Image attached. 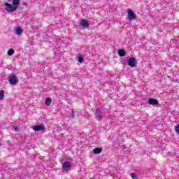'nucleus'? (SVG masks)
Returning <instances> with one entry per match:
<instances>
[{
    "mask_svg": "<svg viewBox=\"0 0 179 179\" xmlns=\"http://www.w3.org/2000/svg\"><path fill=\"white\" fill-rule=\"evenodd\" d=\"M13 4L9 3H4V6H6L5 10L9 12L10 13H13V12H16L19 6L20 5V0H13Z\"/></svg>",
    "mask_w": 179,
    "mask_h": 179,
    "instance_id": "f257e3e1",
    "label": "nucleus"
},
{
    "mask_svg": "<svg viewBox=\"0 0 179 179\" xmlns=\"http://www.w3.org/2000/svg\"><path fill=\"white\" fill-rule=\"evenodd\" d=\"M8 82L10 85L15 86V85H17V82H19V80L15 74H12L8 76Z\"/></svg>",
    "mask_w": 179,
    "mask_h": 179,
    "instance_id": "f03ea898",
    "label": "nucleus"
},
{
    "mask_svg": "<svg viewBox=\"0 0 179 179\" xmlns=\"http://www.w3.org/2000/svg\"><path fill=\"white\" fill-rule=\"evenodd\" d=\"M129 66H131V68H135V66H136L137 64H136V59H135L134 57H130L128 59V62H127Z\"/></svg>",
    "mask_w": 179,
    "mask_h": 179,
    "instance_id": "7ed1b4c3",
    "label": "nucleus"
},
{
    "mask_svg": "<svg viewBox=\"0 0 179 179\" xmlns=\"http://www.w3.org/2000/svg\"><path fill=\"white\" fill-rule=\"evenodd\" d=\"M32 128L35 131L40 132V131H44V129H45V126L41 124L35 125Z\"/></svg>",
    "mask_w": 179,
    "mask_h": 179,
    "instance_id": "20e7f679",
    "label": "nucleus"
},
{
    "mask_svg": "<svg viewBox=\"0 0 179 179\" xmlns=\"http://www.w3.org/2000/svg\"><path fill=\"white\" fill-rule=\"evenodd\" d=\"M127 13H128L129 20H134V19H136V15H135V13H134V10L129 9L127 10Z\"/></svg>",
    "mask_w": 179,
    "mask_h": 179,
    "instance_id": "39448f33",
    "label": "nucleus"
},
{
    "mask_svg": "<svg viewBox=\"0 0 179 179\" xmlns=\"http://www.w3.org/2000/svg\"><path fill=\"white\" fill-rule=\"evenodd\" d=\"M95 114L97 117L98 121H100L103 118V117L101 116L103 115V112L101 111V110H100V108H97L95 110Z\"/></svg>",
    "mask_w": 179,
    "mask_h": 179,
    "instance_id": "423d86ee",
    "label": "nucleus"
},
{
    "mask_svg": "<svg viewBox=\"0 0 179 179\" xmlns=\"http://www.w3.org/2000/svg\"><path fill=\"white\" fill-rule=\"evenodd\" d=\"M72 164H71V162H65L62 165V170L63 171H66L68 169H70L71 167Z\"/></svg>",
    "mask_w": 179,
    "mask_h": 179,
    "instance_id": "0eeeda50",
    "label": "nucleus"
},
{
    "mask_svg": "<svg viewBox=\"0 0 179 179\" xmlns=\"http://www.w3.org/2000/svg\"><path fill=\"white\" fill-rule=\"evenodd\" d=\"M148 103L150 106H157L159 104V101L157 99L152 98L148 99Z\"/></svg>",
    "mask_w": 179,
    "mask_h": 179,
    "instance_id": "6e6552de",
    "label": "nucleus"
},
{
    "mask_svg": "<svg viewBox=\"0 0 179 179\" xmlns=\"http://www.w3.org/2000/svg\"><path fill=\"white\" fill-rule=\"evenodd\" d=\"M80 26L82 27H89V26H90V23L86 20H82L80 21Z\"/></svg>",
    "mask_w": 179,
    "mask_h": 179,
    "instance_id": "1a4fd4ad",
    "label": "nucleus"
},
{
    "mask_svg": "<svg viewBox=\"0 0 179 179\" xmlns=\"http://www.w3.org/2000/svg\"><path fill=\"white\" fill-rule=\"evenodd\" d=\"M101 152H103V148H96L93 150V153L94 155H100Z\"/></svg>",
    "mask_w": 179,
    "mask_h": 179,
    "instance_id": "9d476101",
    "label": "nucleus"
},
{
    "mask_svg": "<svg viewBox=\"0 0 179 179\" xmlns=\"http://www.w3.org/2000/svg\"><path fill=\"white\" fill-rule=\"evenodd\" d=\"M117 54L120 57H125L127 52L123 49H119Z\"/></svg>",
    "mask_w": 179,
    "mask_h": 179,
    "instance_id": "9b49d317",
    "label": "nucleus"
},
{
    "mask_svg": "<svg viewBox=\"0 0 179 179\" xmlns=\"http://www.w3.org/2000/svg\"><path fill=\"white\" fill-rule=\"evenodd\" d=\"M77 61H78V62L80 64H83V55L81 54H78L77 55Z\"/></svg>",
    "mask_w": 179,
    "mask_h": 179,
    "instance_id": "f8f14e48",
    "label": "nucleus"
},
{
    "mask_svg": "<svg viewBox=\"0 0 179 179\" xmlns=\"http://www.w3.org/2000/svg\"><path fill=\"white\" fill-rule=\"evenodd\" d=\"M51 103H52V99H51L50 97L46 98L45 104L48 106H51Z\"/></svg>",
    "mask_w": 179,
    "mask_h": 179,
    "instance_id": "ddd939ff",
    "label": "nucleus"
},
{
    "mask_svg": "<svg viewBox=\"0 0 179 179\" xmlns=\"http://www.w3.org/2000/svg\"><path fill=\"white\" fill-rule=\"evenodd\" d=\"M22 33H23V29H22V28H20V27L16 28L15 34H17V36H20V34H22Z\"/></svg>",
    "mask_w": 179,
    "mask_h": 179,
    "instance_id": "4468645a",
    "label": "nucleus"
},
{
    "mask_svg": "<svg viewBox=\"0 0 179 179\" xmlns=\"http://www.w3.org/2000/svg\"><path fill=\"white\" fill-rule=\"evenodd\" d=\"M3 97H5V91L1 90L0 91V100H3Z\"/></svg>",
    "mask_w": 179,
    "mask_h": 179,
    "instance_id": "2eb2a0df",
    "label": "nucleus"
},
{
    "mask_svg": "<svg viewBox=\"0 0 179 179\" xmlns=\"http://www.w3.org/2000/svg\"><path fill=\"white\" fill-rule=\"evenodd\" d=\"M8 55H13L15 54V50L13 49H9L7 52Z\"/></svg>",
    "mask_w": 179,
    "mask_h": 179,
    "instance_id": "dca6fc26",
    "label": "nucleus"
},
{
    "mask_svg": "<svg viewBox=\"0 0 179 179\" xmlns=\"http://www.w3.org/2000/svg\"><path fill=\"white\" fill-rule=\"evenodd\" d=\"M62 43V40H61L59 36L56 38V45H59Z\"/></svg>",
    "mask_w": 179,
    "mask_h": 179,
    "instance_id": "f3484780",
    "label": "nucleus"
},
{
    "mask_svg": "<svg viewBox=\"0 0 179 179\" xmlns=\"http://www.w3.org/2000/svg\"><path fill=\"white\" fill-rule=\"evenodd\" d=\"M131 177L132 179H139V178L138 177V175H136V173H132L131 174Z\"/></svg>",
    "mask_w": 179,
    "mask_h": 179,
    "instance_id": "a211bd4d",
    "label": "nucleus"
},
{
    "mask_svg": "<svg viewBox=\"0 0 179 179\" xmlns=\"http://www.w3.org/2000/svg\"><path fill=\"white\" fill-rule=\"evenodd\" d=\"M13 129L14 131H15V132H19V131H20V128H19V127L17 126H13Z\"/></svg>",
    "mask_w": 179,
    "mask_h": 179,
    "instance_id": "6ab92c4d",
    "label": "nucleus"
},
{
    "mask_svg": "<svg viewBox=\"0 0 179 179\" xmlns=\"http://www.w3.org/2000/svg\"><path fill=\"white\" fill-rule=\"evenodd\" d=\"M70 117L71 118H75V111H73V110H72Z\"/></svg>",
    "mask_w": 179,
    "mask_h": 179,
    "instance_id": "aec40b11",
    "label": "nucleus"
},
{
    "mask_svg": "<svg viewBox=\"0 0 179 179\" xmlns=\"http://www.w3.org/2000/svg\"><path fill=\"white\" fill-rule=\"evenodd\" d=\"M176 131L177 134H179V124H178L176 126Z\"/></svg>",
    "mask_w": 179,
    "mask_h": 179,
    "instance_id": "412c9836",
    "label": "nucleus"
},
{
    "mask_svg": "<svg viewBox=\"0 0 179 179\" xmlns=\"http://www.w3.org/2000/svg\"><path fill=\"white\" fill-rule=\"evenodd\" d=\"M22 5H24V6H28L27 3H26V2H23Z\"/></svg>",
    "mask_w": 179,
    "mask_h": 179,
    "instance_id": "4be33fe9",
    "label": "nucleus"
},
{
    "mask_svg": "<svg viewBox=\"0 0 179 179\" xmlns=\"http://www.w3.org/2000/svg\"><path fill=\"white\" fill-rule=\"evenodd\" d=\"M8 2H10V0H8Z\"/></svg>",
    "mask_w": 179,
    "mask_h": 179,
    "instance_id": "5701e85b",
    "label": "nucleus"
},
{
    "mask_svg": "<svg viewBox=\"0 0 179 179\" xmlns=\"http://www.w3.org/2000/svg\"><path fill=\"white\" fill-rule=\"evenodd\" d=\"M0 146H1V143H0Z\"/></svg>",
    "mask_w": 179,
    "mask_h": 179,
    "instance_id": "b1692460",
    "label": "nucleus"
}]
</instances>
